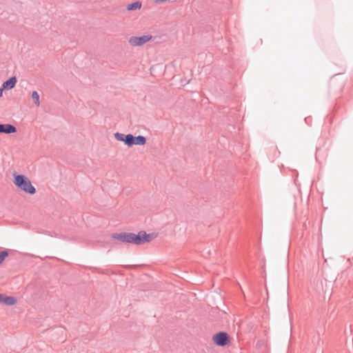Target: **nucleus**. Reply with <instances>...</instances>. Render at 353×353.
Returning a JSON list of instances; mask_svg holds the SVG:
<instances>
[{
  "instance_id": "obj_1",
  "label": "nucleus",
  "mask_w": 353,
  "mask_h": 353,
  "mask_svg": "<svg viewBox=\"0 0 353 353\" xmlns=\"http://www.w3.org/2000/svg\"><path fill=\"white\" fill-rule=\"evenodd\" d=\"M154 234H148L145 231H140L137 234L132 232H121L112 234V237L126 243L142 245L149 243L155 238Z\"/></svg>"
},
{
  "instance_id": "obj_5",
  "label": "nucleus",
  "mask_w": 353,
  "mask_h": 353,
  "mask_svg": "<svg viewBox=\"0 0 353 353\" xmlns=\"http://www.w3.org/2000/svg\"><path fill=\"white\" fill-rule=\"evenodd\" d=\"M17 132V128L14 125L10 123L2 124L0 123V133L12 134Z\"/></svg>"
},
{
  "instance_id": "obj_7",
  "label": "nucleus",
  "mask_w": 353,
  "mask_h": 353,
  "mask_svg": "<svg viewBox=\"0 0 353 353\" xmlns=\"http://www.w3.org/2000/svg\"><path fill=\"white\" fill-rule=\"evenodd\" d=\"M146 143V138L142 135H139L137 137L133 136L132 140V145H143Z\"/></svg>"
},
{
  "instance_id": "obj_15",
  "label": "nucleus",
  "mask_w": 353,
  "mask_h": 353,
  "mask_svg": "<svg viewBox=\"0 0 353 353\" xmlns=\"http://www.w3.org/2000/svg\"><path fill=\"white\" fill-rule=\"evenodd\" d=\"M3 295L0 294V303H2Z\"/></svg>"
},
{
  "instance_id": "obj_9",
  "label": "nucleus",
  "mask_w": 353,
  "mask_h": 353,
  "mask_svg": "<svg viewBox=\"0 0 353 353\" xmlns=\"http://www.w3.org/2000/svg\"><path fill=\"white\" fill-rule=\"evenodd\" d=\"M141 8V3L139 1H135L130 3L127 6L128 10H135Z\"/></svg>"
},
{
  "instance_id": "obj_10",
  "label": "nucleus",
  "mask_w": 353,
  "mask_h": 353,
  "mask_svg": "<svg viewBox=\"0 0 353 353\" xmlns=\"http://www.w3.org/2000/svg\"><path fill=\"white\" fill-rule=\"evenodd\" d=\"M133 135L132 134H128L124 137L123 143L128 147L132 146Z\"/></svg>"
},
{
  "instance_id": "obj_8",
  "label": "nucleus",
  "mask_w": 353,
  "mask_h": 353,
  "mask_svg": "<svg viewBox=\"0 0 353 353\" xmlns=\"http://www.w3.org/2000/svg\"><path fill=\"white\" fill-rule=\"evenodd\" d=\"M17 302V299L14 296H3L2 303L6 305H13Z\"/></svg>"
},
{
  "instance_id": "obj_6",
  "label": "nucleus",
  "mask_w": 353,
  "mask_h": 353,
  "mask_svg": "<svg viewBox=\"0 0 353 353\" xmlns=\"http://www.w3.org/2000/svg\"><path fill=\"white\" fill-rule=\"evenodd\" d=\"M17 82V79L15 76H12L10 78H9L8 80L4 81L2 84L3 89H5L6 90H9L12 89L16 83Z\"/></svg>"
},
{
  "instance_id": "obj_3",
  "label": "nucleus",
  "mask_w": 353,
  "mask_h": 353,
  "mask_svg": "<svg viewBox=\"0 0 353 353\" xmlns=\"http://www.w3.org/2000/svg\"><path fill=\"white\" fill-rule=\"evenodd\" d=\"M152 37L150 34L142 35L141 37H130L128 39V43L132 46H141L145 43L150 41Z\"/></svg>"
},
{
  "instance_id": "obj_4",
  "label": "nucleus",
  "mask_w": 353,
  "mask_h": 353,
  "mask_svg": "<svg viewBox=\"0 0 353 353\" xmlns=\"http://www.w3.org/2000/svg\"><path fill=\"white\" fill-rule=\"evenodd\" d=\"M213 341L219 346H225L230 341L228 334L225 332H219L213 336Z\"/></svg>"
},
{
  "instance_id": "obj_11",
  "label": "nucleus",
  "mask_w": 353,
  "mask_h": 353,
  "mask_svg": "<svg viewBox=\"0 0 353 353\" xmlns=\"http://www.w3.org/2000/svg\"><path fill=\"white\" fill-rule=\"evenodd\" d=\"M32 98L33 99L34 103L37 106H39V95L37 91H33L32 93Z\"/></svg>"
},
{
  "instance_id": "obj_2",
  "label": "nucleus",
  "mask_w": 353,
  "mask_h": 353,
  "mask_svg": "<svg viewBox=\"0 0 353 353\" xmlns=\"http://www.w3.org/2000/svg\"><path fill=\"white\" fill-rule=\"evenodd\" d=\"M14 183L21 190L29 194H34L36 192V189L32 185L31 181L23 174H14Z\"/></svg>"
},
{
  "instance_id": "obj_14",
  "label": "nucleus",
  "mask_w": 353,
  "mask_h": 353,
  "mask_svg": "<svg viewBox=\"0 0 353 353\" xmlns=\"http://www.w3.org/2000/svg\"><path fill=\"white\" fill-rule=\"evenodd\" d=\"M3 90H4V89H3V87L1 86V88H0V97H1V96H2Z\"/></svg>"
},
{
  "instance_id": "obj_12",
  "label": "nucleus",
  "mask_w": 353,
  "mask_h": 353,
  "mask_svg": "<svg viewBox=\"0 0 353 353\" xmlns=\"http://www.w3.org/2000/svg\"><path fill=\"white\" fill-rule=\"evenodd\" d=\"M125 134H122V133H120V132H116L114 134V137L115 139L117 140V141H122L123 142L124 141V137H125Z\"/></svg>"
},
{
  "instance_id": "obj_13",
  "label": "nucleus",
  "mask_w": 353,
  "mask_h": 353,
  "mask_svg": "<svg viewBox=\"0 0 353 353\" xmlns=\"http://www.w3.org/2000/svg\"><path fill=\"white\" fill-rule=\"evenodd\" d=\"M8 255V252L6 250L0 252V264L4 261L5 258Z\"/></svg>"
}]
</instances>
